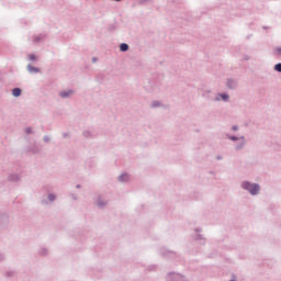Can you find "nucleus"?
I'll return each mask as SVG.
<instances>
[{
	"label": "nucleus",
	"mask_w": 281,
	"mask_h": 281,
	"mask_svg": "<svg viewBox=\"0 0 281 281\" xmlns=\"http://www.w3.org/2000/svg\"><path fill=\"white\" fill-rule=\"evenodd\" d=\"M233 131H238V127L237 126H233Z\"/></svg>",
	"instance_id": "obj_16"
},
{
	"label": "nucleus",
	"mask_w": 281,
	"mask_h": 281,
	"mask_svg": "<svg viewBox=\"0 0 281 281\" xmlns=\"http://www.w3.org/2000/svg\"><path fill=\"white\" fill-rule=\"evenodd\" d=\"M178 281H184V280H183V277L178 276Z\"/></svg>",
	"instance_id": "obj_13"
},
{
	"label": "nucleus",
	"mask_w": 281,
	"mask_h": 281,
	"mask_svg": "<svg viewBox=\"0 0 281 281\" xmlns=\"http://www.w3.org/2000/svg\"><path fill=\"white\" fill-rule=\"evenodd\" d=\"M12 93H13L14 98H19V95H21V89L15 88V89H13Z\"/></svg>",
	"instance_id": "obj_3"
},
{
	"label": "nucleus",
	"mask_w": 281,
	"mask_h": 281,
	"mask_svg": "<svg viewBox=\"0 0 281 281\" xmlns=\"http://www.w3.org/2000/svg\"><path fill=\"white\" fill-rule=\"evenodd\" d=\"M26 133H32V130H31V128H27V130H26Z\"/></svg>",
	"instance_id": "obj_17"
},
{
	"label": "nucleus",
	"mask_w": 281,
	"mask_h": 281,
	"mask_svg": "<svg viewBox=\"0 0 281 281\" xmlns=\"http://www.w3.org/2000/svg\"><path fill=\"white\" fill-rule=\"evenodd\" d=\"M72 93H74L72 91L60 92V97H61V98H67V95H71Z\"/></svg>",
	"instance_id": "obj_7"
},
{
	"label": "nucleus",
	"mask_w": 281,
	"mask_h": 281,
	"mask_svg": "<svg viewBox=\"0 0 281 281\" xmlns=\"http://www.w3.org/2000/svg\"><path fill=\"white\" fill-rule=\"evenodd\" d=\"M48 199L49 201H54V195L53 194L48 195Z\"/></svg>",
	"instance_id": "obj_12"
},
{
	"label": "nucleus",
	"mask_w": 281,
	"mask_h": 281,
	"mask_svg": "<svg viewBox=\"0 0 281 281\" xmlns=\"http://www.w3.org/2000/svg\"><path fill=\"white\" fill-rule=\"evenodd\" d=\"M154 106H159V102H154Z\"/></svg>",
	"instance_id": "obj_14"
},
{
	"label": "nucleus",
	"mask_w": 281,
	"mask_h": 281,
	"mask_svg": "<svg viewBox=\"0 0 281 281\" xmlns=\"http://www.w3.org/2000/svg\"><path fill=\"white\" fill-rule=\"evenodd\" d=\"M29 58H30V60H36V56H34V55H29Z\"/></svg>",
	"instance_id": "obj_11"
},
{
	"label": "nucleus",
	"mask_w": 281,
	"mask_h": 281,
	"mask_svg": "<svg viewBox=\"0 0 281 281\" xmlns=\"http://www.w3.org/2000/svg\"><path fill=\"white\" fill-rule=\"evenodd\" d=\"M120 49L122 50V52H128V44H121L120 45Z\"/></svg>",
	"instance_id": "obj_4"
},
{
	"label": "nucleus",
	"mask_w": 281,
	"mask_h": 281,
	"mask_svg": "<svg viewBox=\"0 0 281 281\" xmlns=\"http://www.w3.org/2000/svg\"><path fill=\"white\" fill-rule=\"evenodd\" d=\"M128 179H130L128 173H124V175L119 177V181H128Z\"/></svg>",
	"instance_id": "obj_2"
},
{
	"label": "nucleus",
	"mask_w": 281,
	"mask_h": 281,
	"mask_svg": "<svg viewBox=\"0 0 281 281\" xmlns=\"http://www.w3.org/2000/svg\"><path fill=\"white\" fill-rule=\"evenodd\" d=\"M233 142H236V136L231 137Z\"/></svg>",
	"instance_id": "obj_15"
},
{
	"label": "nucleus",
	"mask_w": 281,
	"mask_h": 281,
	"mask_svg": "<svg viewBox=\"0 0 281 281\" xmlns=\"http://www.w3.org/2000/svg\"><path fill=\"white\" fill-rule=\"evenodd\" d=\"M27 69H29V71L32 74V72H38V68H35V67H33V66H27Z\"/></svg>",
	"instance_id": "obj_6"
},
{
	"label": "nucleus",
	"mask_w": 281,
	"mask_h": 281,
	"mask_svg": "<svg viewBox=\"0 0 281 281\" xmlns=\"http://www.w3.org/2000/svg\"><path fill=\"white\" fill-rule=\"evenodd\" d=\"M273 54L274 56H281V47H276Z\"/></svg>",
	"instance_id": "obj_5"
},
{
	"label": "nucleus",
	"mask_w": 281,
	"mask_h": 281,
	"mask_svg": "<svg viewBox=\"0 0 281 281\" xmlns=\"http://www.w3.org/2000/svg\"><path fill=\"white\" fill-rule=\"evenodd\" d=\"M221 98H222V100L227 101L228 98H229V95H227V94H221Z\"/></svg>",
	"instance_id": "obj_10"
},
{
	"label": "nucleus",
	"mask_w": 281,
	"mask_h": 281,
	"mask_svg": "<svg viewBox=\"0 0 281 281\" xmlns=\"http://www.w3.org/2000/svg\"><path fill=\"white\" fill-rule=\"evenodd\" d=\"M227 85H228L229 89H234V81L228 80Z\"/></svg>",
	"instance_id": "obj_9"
},
{
	"label": "nucleus",
	"mask_w": 281,
	"mask_h": 281,
	"mask_svg": "<svg viewBox=\"0 0 281 281\" xmlns=\"http://www.w3.org/2000/svg\"><path fill=\"white\" fill-rule=\"evenodd\" d=\"M241 187L244 188V190H248V192H250V194H258V192H260V186H258V184H251L249 182H244L241 184Z\"/></svg>",
	"instance_id": "obj_1"
},
{
	"label": "nucleus",
	"mask_w": 281,
	"mask_h": 281,
	"mask_svg": "<svg viewBox=\"0 0 281 281\" xmlns=\"http://www.w3.org/2000/svg\"><path fill=\"white\" fill-rule=\"evenodd\" d=\"M274 69H276V71H280L281 72V64H277L274 66Z\"/></svg>",
	"instance_id": "obj_8"
}]
</instances>
